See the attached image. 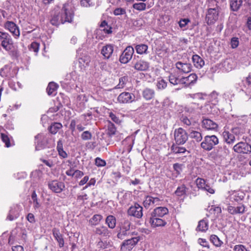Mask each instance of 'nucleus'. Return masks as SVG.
<instances>
[{
    "mask_svg": "<svg viewBox=\"0 0 251 251\" xmlns=\"http://www.w3.org/2000/svg\"><path fill=\"white\" fill-rule=\"evenodd\" d=\"M73 13L68 7V4H64L60 12H55L50 20L51 25L58 26L66 22L71 23L73 18Z\"/></svg>",
    "mask_w": 251,
    "mask_h": 251,
    "instance_id": "nucleus-1",
    "label": "nucleus"
},
{
    "mask_svg": "<svg viewBox=\"0 0 251 251\" xmlns=\"http://www.w3.org/2000/svg\"><path fill=\"white\" fill-rule=\"evenodd\" d=\"M0 42L2 48L7 51L14 52L17 50L10 35L7 32L0 31Z\"/></svg>",
    "mask_w": 251,
    "mask_h": 251,
    "instance_id": "nucleus-2",
    "label": "nucleus"
},
{
    "mask_svg": "<svg viewBox=\"0 0 251 251\" xmlns=\"http://www.w3.org/2000/svg\"><path fill=\"white\" fill-rule=\"evenodd\" d=\"M218 143L219 139L216 136L214 135H206L204 137L201 146L204 150L210 151Z\"/></svg>",
    "mask_w": 251,
    "mask_h": 251,
    "instance_id": "nucleus-3",
    "label": "nucleus"
},
{
    "mask_svg": "<svg viewBox=\"0 0 251 251\" xmlns=\"http://www.w3.org/2000/svg\"><path fill=\"white\" fill-rule=\"evenodd\" d=\"M50 135L47 133H39L35 137L36 150H40L45 148L49 143Z\"/></svg>",
    "mask_w": 251,
    "mask_h": 251,
    "instance_id": "nucleus-4",
    "label": "nucleus"
},
{
    "mask_svg": "<svg viewBox=\"0 0 251 251\" xmlns=\"http://www.w3.org/2000/svg\"><path fill=\"white\" fill-rule=\"evenodd\" d=\"M174 137L176 143L178 145L184 144L188 139L187 132L181 127L175 129Z\"/></svg>",
    "mask_w": 251,
    "mask_h": 251,
    "instance_id": "nucleus-5",
    "label": "nucleus"
},
{
    "mask_svg": "<svg viewBox=\"0 0 251 251\" xmlns=\"http://www.w3.org/2000/svg\"><path fill=\"white\" fill-rule=\"evenodd\" d=\"M246 206L242 204H238L236 206H233L229 203L227 204L226 210L231 215H242L246 211Z\"/></svg>",
    "mask_w": 251,
    "mask_h": 251,
    "instance_id": "nucleus-6",
    "label": "nucleus"
},
{
    "mask_svg": "<svg viewBox=\"0 0 251 251\" xmlns=\"http://www.w3.org/2000/svg\"><path fill=\"white\" fill-rule=\"evenodd\" d=\"M234 151L239 153L249 154L251 152V146L248 143L240 142L233 146Z\"/></svg>",
    "mask_w": 251,
    "mask_h": 251,
    "instance_id": "nucleus-7",
    "label": "nucleus"
},
{
    "mask_svg": "<svg viewBox=\"0 0 251 251\" xmlns=\"http://www.w3.org/2000/svg\"><path fill=\"white\" fill-rule=\"evenodd\" d=\"M219 10L218 7L209 8L206 16V21L208 25L213 24L218 19Z\"/></svg>",
    "mask_w": 251,
    "mask_h": 251,
    "instance_id": "nucleus-8",
    "label": "nucleus"
},
{
    "mask_svg": "<svg viewBox=\"0 0 251 251\" xmlns=\"http://www.w3.org/2000/svg\"><path fill=\"white\" fill-rule=\"evenodd\" d=\"M161 202V200L159 197L147 196L145 198L143 204L146 208H149L160 205Z\"/></svg>",
    "mask_w": 251,
    "mask_h": 251,
    "instance_id": "nucleus-9",
    "label": "nucleus"
},
{
    "mask_svg": "<svg viewBox=\"0 0 251 251\" xmlns=\"http://www.w3.org/2000/svg\"><path fill=\"white\" fill-rule=\"evenodd\" d=\"M134 50L131 46L127 47L120 57V61L122 63H127L131 60L134 53Z\"/></svg>",
    "mask_w": 251,
    "mask_h": 251,
    "instance_id": "nucleus-10",
    "label": "nucleus"
},
{
    "mask_svg": "<svg viewBox=\"0 0 251 251\" xmlns=\"http://www.w3.org/2000/svg\"><path fill=\"white\" fill-rule=\"evenodd\" d=\"M135 97L132 93L125 92L121 93L117 98L120 103H129L135 100Z\"/></svg>",
    "mask_w": 251,
    "mask_h": 251,
    "instance_id": "nucleus-11",
    "label": "nucleus"
},
{
    "mask_svg": "<svg viewBox=\"0 0 251 251\" xmlns=\"http://www.w3.org/2000/svg\"><path fill=\"white\" fill-rule=\"evenodd\" d=\"M4 27L9 30L15 38L20 36V32L18 26L12 21H7L4 23Z\"/></svg>",
    "mask_w": 251,
    "mask_h": 251,
    "instance_id": "nucleus-12",
    "label": "nucleus"
},
{
    "mask_svg": "<svg viewBox=\"0 0 251 251\" xmlns=\"http://www.w3.org/2000/svg\"><path fill=\"white\" fill-rule=\"evenodd\" d=\"M127 214L129 216L137 218H140L143 216V208L137 203L131 206L127 210Z\"/></svg>",
    "mask_w": 251,
    "mask_h": 251,
    "instance_id": "nucleus-13",
    "label": "nucleus"
},
{
    "mask_svg": "<svg viewBox=\"0 0 251 251\" xmlns=\"http://www.w3.org/2000/svg\"><path fill=\"white\" fill-rule=\"evenodd\" d=\"M139 239L137 237H133L125 240L121 245L122 251H131L135 245L138 242Z\"/></svg>",
    "mask_w": 251,
    "mask_h": 251,
    "instance_id": "nucleus-14",
    "label": "nucleus"
},
{
    "mask_svg": "<svg viewBox=\"0 0 251 251\" xmlns=\"http://www.w3.org/2000/svg\"><path fill=\"white\" fill-rule=\"evenodd\" d=\"M198 79V76L195 74H191L187 77L181 78L180 84L185 85V87H190L194 84Z\"/></svg>",
    "mask_w": 251,
    "mask_h": 251,
    "instance_id": "nucleus-15",
    "label": "nucleus"
},
{
    "mask_svg": "<svg viewBox=\"0 0 251 251\" xmlns=\"http://www.w3.org/2000/svg\"><path fill=\"white\" fill-rule=\"evenodd\" d=\"M49 188L55 193H60L65 188L63 182L57 180H53L48 184Z\"/></svg>",
    "mask_w": 251,
    "mask_h": 251,
    "instance_id": "nucleus-16",
    "label": "nucleus"
},
{
    "mask_svg": "<svg viewBox=\"0 0 251 251\" xmlns=\"http://www.w3.org/2000/svg\"><path fill=\"white\" fill-rule=\"evenodd\" d=\"M150 223L151 227L155 228L160 226H165L167 222L161 218L151 216L150 219Z\"/></svg>",
    "mask_w": 251,
    "mask_h": 251,
    "instance_id": "nucleus-17",
    "label": "nucleus"
},
{
    "mask_svg": "<svg viewBox=\"0 0 251 251\" xmlns=\"http://www.w3.org/2000/svg\"><path fill=\"white\" fill-rule=\"evenodd\" d=\"M176 66L179 72L183 73H188L192 70V65L189 63H183L178 61L176 63Z\"/></svg>",
    "mask_w": 251,
    "mask_h": 251,
    "instance_id": "nucleus-18",
    "label": "nucleus"
},
{
    "mask_svg": "<svg viewBox=\"0 0 251 251\" xmlns=\"http://www.w3.org/2000/svg\"><path fill=\"white\" fill-rule=\"evenodd\" d=\"M214 153L217 157H225L229 153V150L226 146H219L214 150Z\"/></svg>",
    "mask_w": 251,
    "mask_h": 251,
    "instance_id": "nucleus-19",
    "label": "nucleus"
},
{
    "mask_svg": "<svg viewBox=\"0 0 251 251\" xmlns=\"http://www.w3.org/2000/svg\"><path fill=\"white\" fill-rule=\"evenodd\" d=\"M202 126L207 130H216L218 128V125L209 119H204L202 121Z\"/></svg>",
    "mask_w": 251,
    "mask_h": 251,
    "instance_id": "nucleus-20",
    "label": "nucleus"
},
{
    "mask_svg": "<svg viewBox=\"0 0 251 251\" xmlns=\"http://www.w3.org/2000/svg\"><path fill=\"white\" fill-rule=\"evenodd\" d=\"M169 213V210L165 207H158L155 208L151 214V216L162 218Z\"/></svg>",
    "mask_w": 251,
    "mask_h": 251,
    "instance_id": "nucleus-21",
    "label": "nucleus"
},
{
    "mask_svg": "<svg viewBox=\"0 0 251 251\" xmlns=\"http://www.w3.org/2000/svg\"><path fill=\"white\" fill-rule=\"evenodd\" d=\"M52 234L54 238L57 241L60 248H62L64 245V240L63 235L60 233L59 230L56 228L52 229Z\"/></svg>",
    "mask_w": 251,
    "mask_h": 251,
    "instance_id": "nucleus-22",
    "label": "nucleus"
},
{
    "mask_svg": "<svg viewBox=\"0 0 251 251\" xmlns=\"http://www.w3.org/2000/svg\"><path fill=\"white\" fill-rule=\"evenodd\" d=\"M19 207L17 205L11 207L6 219L9 221H13L17 219L19 216Z\"/></svg>",
    "mask_w": 251,
    "mask_h": 251,
    "instance_id": "nucleus-23",
    "label": "nucleus"
},
{
    "mask_svg": "<svg viewBox=\"0 0 251 251\" xmlns=\"http://www.w3.org/2000/svg\"><path fill=\"white\" fill-rule=\"evenodd\" d=\"M241 90L245 92L246 95L251 97V74L246 77V81Z\"/></svg>",
    "mask_w": 251,
    "mask_h": 251,
    "instance_id": "nucleus-24",
    "label": "nucleus"
},
{
    "mask_svg": "<svg viewBox=\"0 0 251 251\" xmlns=\"http://www.w3.org/2000/svg\"><path fill=\"white\" fill-rule=\"evenodd\" d=\"M113 52V47L111 45H106L103 46L101 50V53L105 58L108 59Z\"/></svg>",
    "mask_w": 251,
    "mask_h": 251,
    "instance_id": "nucleus-25",
    "label": "nucleus"
},
{
    "mask_svg": "<svg viewBox=\"0 0 251 251\" xmlns=\"http://www.w3.org/2000/svg\"><path fill=\"white\" fill-rule=\"evenodd\" d=\"M239 192L235 191H231L228 192V199L231 201H241L243 198V195H240Z\"/></svg>",
    "mask_w": 251,
    "mask_h": 251,
    "instance_id": "nucleus-26",
    "label": "nucleus"
},
{
    "mask_svg": "<svg viewBox=\"0 0 251 251\" xmlns=\"http://www.w3.org/2000/svg\"><path fill=\"white\" fill-rule=\"evenodd\" d=\"M209 224L207 219H202L199 221L196 230L203 232H206L208 229Z\"/></svg>",
    "mask_w": 251,
    "mask_h": 251,
    "instance_id": "nucleus-27",
    "label": "nucleus"
},
{
    "mask_svg": "<svg viewBox=\"0 0 251 251\" xmlns=\"http://www.w3.org/2000/svg\"><path fill=\"white\" fill-rule=\"evenodd\" d=\"M224 140L228 144H232L235 141V137L233 134L229 131H225L223 133Z\"/></svg>",
    "mask_w": 251,
    "mask_h": 251,
    "instance_id": "nucleus-28",
    "label": "nucleus"
},
{
    "mask_svg": "<svg viewBox=\"0 0 251 251\" xmlns=\"http://www.w3.org/2000/svg\"><path fill=\"white\" fill-rule=\"evenodd\" d=\"M149 68V63L144 60H139L134 65V68L138 71H146Z\"/></svg>",
    "mask_w": 251,
    "mask_h": 251,
    "instance_id": "nucleus-29",
    "label": "nucleus"
},
{
    "mask_svg": "<svg viewBox=\"0 0 251 251\" xmlns=\"http://www.w3.org/2000/svg\"><path fill=\"white\" fill-rule=\"evenodd\" d=\"M230 7L232 11H237L243 4L242 0H229Z\"/></svg>",
    "mask_w": 251,
    "mask_h": 251,
    "instance_id": "nucleus-30",
    "label": "nucleus"
},
{
    "mask_svg": "<svg viewBox=\"0 0 251 251\" xmlns=\"http://www.w3.org/2000/svg\"><path fill=\"white\" fill-rule=\"evenodd\" d=\"M58 87V85L56 83L53 82H50L46 89L48 94L49 96L55 95Z\"/></svg>",
    "mask_w": 251,
    "mask_h": 251,
    "instance_id": "nucleus-31",
    "label": "nucleus"
},
{
    "mask_svg": "<svg viewBox=\"0 0 251 251\" xmlns=\"http://www.w3.org/2000/svg\"><path fill=\"white\" fill-rule=\"evenodd\" d=\"M192 60L194 66L197 68H201L204 65V60L198 55H193Z\"/></svg>",
    "mask_w": 251,
    "mask_h": 251,
    "instance_id": "nucleus-32",
    "label": "nucleus"
},
{
    "mask_svg": "<svg viewBox=\"0 0 251 251\" xmlns=\"http://www.w3.org/2000/svg\"><path fill=\"white\" fill-rule=\"evenodd\" d=\"M95 232L96 234L104 237H109L110 235V231L108 230L107 227L104 226L97 227Z\"/></svg>",
    "mask_w": 251,
    "mask_h": 251,
    "instance_id": "nucleus-33",
    "label": "nucleus"
},
{
    "mask_svg": "<svg viewBox=\"0 0 251 251\" xmlns=\"http://www.w3.org/2000/svg\"><path fill=\"white\" fill-rule=\"evenodd\" d=\"M136 52L138 54H143L148 53V46L144 44L137 45L135 47Z\"/></svg>",
    "mask_w": 251,
    "mask_h": 251,
    "instance_id": "nucleus-34",
    "label": "nucleus"
},
{
    "mask_svg": "<svg viewBox=\"0 0 251 251\" xmlns=\"http://www.w3.org/2000/svg\"><path fill=\"white\" fill-rule=\"evenodd\" d=\"M209 240L216 247H221L223 244V242L215 234H212L210 236Z\"/></svg>",
    "mask_w": 251,
    "mask_h": 251,
    "instance_id": "nucleus-35",
    "label": "nucleus"
},
{
    "mask_svg": "<svg viewBox=\"0 0 251 251\" xmlns=\"http://www.w3.org/2000/svg\"><path fill=\"white\" fill-rule=\"evenodd\" d=\"M105 223L109 228L113 229L116 226V218L112 215H109L106 218Z\"/></svg>",
    "mask_w": 251,
    "mask_h": 251,
    "instance_id": "nucleus-36",
    "label": "nucleus"
},
{
    "mask_svg": "<svg viewBox=\"0 0 251 251\" xmlns=\"http://www.w3.org/2000/svg\"><path fill=\"white\" fill-rule=\"evenodd\" d=\"M100 28L101 31H103L105 34H110L112 33V28L105 21L101 22L100 25Z\"/></svg>",
    "mask_w": 251,
    "mask_h": 251,
    "instance_id": "nucleus-37",
    "label": "nucleus"
},
{
    "mask_svg": "<svg viewBox=\"0 0 251 251\" xmlns=\"http://www.w3.org/2000/svg\"><path fill=\"white\" fill-rule=\"evenodd\" d=\"M154 91L149 88L145 89L143 92V96L146 100H150L154 96Z\"/></svg>",
    "mask_w": 251,
    "mask_h": 251,
    "instance_id": "nucleus-38",
    "label": "nucleus"
},
{
    "mask_svg": "<svg viewBox=\"0 0 251 251\" xmlns=\"http://www.w3.org/2000/svg\"><path fill=\"white\" fill-rule=\"evenodd\" d=\"M130 195L127 193H123L118 195V199L120 200V202L122 204H126L129 201Z\"/></svg>",
    "mask_w": 251,
    "mask_h": 251,
    "instance_id": "nucleus-39",
    "label": "nucleus"
},
{
    "mask_svg": "<svg viewBox=\"0 0 251 251\" xmlns=\"http://www.w3.org/2000/svg\"><path fill=\"white\" fill-rule=\"evenodd\" d=\"M62 127V125L59 123H54L51 124L49 128L50 132L53 134H56L58 130Z\"/></svg>",
    "mask_w": 251,
    "mask_h": 251,
    "instance_id": "nucleus-40",
    "label": "nucleus"
},
{
    "mask_svg": "<svg viewBox=\"0 0 251 251\" xmlns=\"http://www.w3.org/2000/svg\"><path fill=\"white\" fill-rule=\"evenodd\" d=\"M102 219V216L101 215L95 214L89 220V223L92 226L98 225Z\"/></svg>",
    "mask_w": 251,
    "mask_h": 251,
    "instance_id": "nucleus-41",
    "label": "nucleus"
},
{
    "mask_svg": "<svg viewBox=\"0 0 251 251\" xmlns=\"http://www.w3.org/2000/svg\"><path fill=\"white\" fill-rule=\"evenodd\" d=\"M189 136L191 138L197 142H200L202 139L201 133L197 131L192 130L189 133Z\"/></svg>",
    "mask_w": 251,
    "mask_h": 251,
    "instance_id": "nucleus-42",
    "label": "nucleus"
},
{
    "mask_svg": "<svg viewBox=\"0 0 251 251\" xmlns=\"http://www.w3.org/2000/svg\"><path fill=\"white\" fill-rule=\"evenodd\" d=\"M128 77L124 76L119 79V82L118 84L115 87L116 89L123 88L126 86V84L128 81Z\"/></svg>",
    "mask_w": 251,
    "mask_h": 251,
    "instance_id": "nucleus-43",
    "label": "nucleus"
},
{
    "mask_svg": "<svg viewBox=\"0 0 251 251\" xmlns=\"http://www.w3.org/2000/svg\"><path fill=\"white\" fill-rule=\"evenodd\" d=\"M186 187L184 185H182L177 188L175 191L176 194L178 196H182L186 194Z\"/></svg>",
    "mask_w": 251,
    "mask_h": 251,
    "instance_id": "nucleus-44",
    "label": "nucleus"
},
{
    "mask_svg": "<svg viewBox=\"0 0 251 251\" xmlns=\"http://www.w3.org/2000/svg\"><path fill=\"white\" fill-rule=\"evenodd\" d=\"M190 22V20L188 18L181 19L178 24L179 27L183 30L186 29V25Z\"/></svg>",
    "mask_w": 251,
    "mask_h": 251,
    "instance_id": "nucleus-45",
    "label": "nucleus"
},
{
    "mask_svg": "<svg viewBox=\"0 0 251 251\" xmlns=\"http://www.w3.org/2000/svg\"><path fill=\"white\" fill-rule=\"evenodd\" d=\"M169 81L173 85L180 84L181 78L179 79L175 75L171 74L169 77Z\"/></svg>",
    "mask_w": 251,
    "mask_h": 251,
    "instance_id": "nucleus-46",
    "label": "nucleus"
},
{
    "mask_svg": "<svg viewBox=\"0 0 251 251\" xmlns=\"http://www.w3.org/2000/svg\"><path fill=\"white\" fill-rule=\"evenodd\" d=\"M233 251H251V249L242 244L236 245L233 248Z\"/></svg>",
    "mask_w": 251,
    "mask_h": 251,
    "instance_id": "nucleus-47",
    "label": "nucleus"
},
{
    "mask_svg": "<svg viewBox=\"0 0 251 251\" xmlns=\"http://www.w3.org/2000/svg\"><path fill=\"white\" fill-rule=\"evenodd\" d=\"M196 183L197 187L201 189H203L206 185L205 180L201 178L198 177L196 180Z\"/></svg>",
    "mask_w": 251,
    "mask_h": 251,
    "instance_id": "nucleus-48",
    "label": "nucleus"
},
{
    "mask_svg": "<svg viewBox=\"0 0 251 251\" xmlns=\"http://www.w3.org/2000/svg\"><path fill=\"white\" fill-rule=\"evenodd\" d=\"M133 8L138 11H143L146 9V4L144 2L136 3L133 5Z\"/></svg>",
    "mask_w": 251,
    "mask_h": 251,
    "instance_id": "nucleus-49",
    "label": "nucleus"
},
{
    "mask_svg": "<svg viewBox=\"0 0 251 251\" xmlns=\"http://www.w3.org/2000/svg\"><path fill=\"white\" fill-rule=\"evenodd\" d=\"M189 97L195 100H203L204 99V96L205 94L202 93H198L195 94H190L188 95Z\"/></svg>",
    "mask_w": 251,
    "mask_h": 251,
    "instance_id": "nucleus-50",
    "label": "nucleus"
},
{
    "mask_svg": "<svg viewBox=\"0 0 251 251\" xmlns=\"http://www.w3.org/2000/svg\"><path fill=\"white\" fill-rule=\"evenodd\" d=\"M198 243L203 248H205L207 249H210V245L205 239L201 238H199L198 240Z\"/></svg>",
    "mask_w": 251,
    "mask_h": 251,
    "instance_id": "nucleus-51",
    "label": "nucleus"
},
{
    "mask_svg": "<svg viewBox=\"0 0 251 251\" xmlns=\"http://www.w3.org/2000/svg\"><path fill=\"white\" fill-rule=\"evenodd\" d=\"M172 150L173 152L175 153H184L186 151V149L183 147H179L177 146L173 145L172 147Z\"/></svg>",
    "mask_w": 251,
    "mask_h": 251,
    "instance_id": "nucleus-52",
    "label": "nucleus"
},
{
    "mask_svg": "<svg viewBox=\"0 0 251 251\" xmlns=\"http://www.w3.org/2000/svg\"><path fill=\"white\" fill-rule=\"evenodd\" d=\"M31 198L33 201L34 207L35 208H38L40 207V204L38 202L37 194L35 191H33L31 195Z\"/></svg>",
    "mask_w": 251,
    "mask_h": 251,
    "instance_id": "nucleus-53",
    "label": "nucleus"
},
{
    "mask_svg": "<svg viewBox=\"0 0 251 251\" xmlns=\"http://www.w3.org/2000/svg\"><path fill=\"white\" fill-rule=\"evenodd\" d=\"M92 137V133L89 131H84L81 134V138L83 140H89Z\"/></svg>",
    "mask_w": 251,
    "mask_h": 251,
    "instance_id": "nucleus-54",
    "label": "nucleus"
},
{
    "mask_svg": "<svg viewBox=\"0 0 251 251\" xmlns=\"http://www.w3.org/2000/svg\"><path fill=\"white\" fill-rule=\"evenodd\" d=\"M126 14V10L125 8L118 7L113 11V14L115 16H120Z\"/></svg>",
    "mask_w": 251,
    "mask_h": 251,
    "instance_id": "nucleus-55",
    "label": "nucleus"
},
{
    "mask_svg": "<svg viewBox=\"0 0 251 251\" xmlns=\"http://www.w3.org/2000/svg\"><path fill=\"white\" fill-rule=\"evenodd\" d=\"M156 86L158 89H164L167 87V82L164 79H161L157 81Z\"/></svg>",
    "mask_w": 251,
    "mask_h": 251,
    "instance_id": "nucleus-56",
    "label": "nucleus"
},
{
    "mask_svg": "<svg viewBox=\"0 0 251 251\" xmlns=\"http://www.w3.org/2000/svg\"><path fill=\"white\" fill-rule=\"evenodd\" d=\"M128 231H129L121 228L120 231L117 234L118 238L121 239H123L126 236L128 235Z\"/></svg>",
    "mask_w": 251,
    "mask_h": 251,
    "instance_id": "nucleus-57",
    "label": "nucleus"
},
{
    "mask_svg": "<svg viewBox=\"0 0 251 251\" xmlns=\"http://www.w3.org/2000/svg\"><path fill=\"white\" fill-rule=\"evenodd\" d=\"M39 48V44L37 42H32L29 47V50L36 53L38 52Z\"/></svg>",
    "mask_w": 251,
    "mask_h": 251,
    "instance_id": "nucleus-58",
    "label": "nucleus"
},
{
    "mask_svg": "<svg viewBox=\"0 0 251 251\" xmlns=\"http://www.w3.org/2000/svg\"><path fill=\"white\" fill-rule=\"evenodd\" d=\"M183 165L179 163H175L173 165V168L175 171H176V173L177 175H179L182 172Z\"/></svg>",
    "mask_w": 251,
    "mask_h": 251,
    "instance_id": "nucleus-59",
    "label": "nucleus"
},
{
    "mask_svg": "<svg viewBox=\"0 0 251 251\" xmlns=\"http://www.w3.org/2000/svg\"><path fill=\"white\" fill-rule=\"evenodd\" d=\"M180 120L186 126H190L192 124V122L186 116H182L180 118Z\"/></svg>",
    "mask_w": 251,
    "mask_h": 251,
    "instance_id": "nucleus-60",
    "label": "nucleus"
},
{
    "mask_svg": "<svg viewBox=\"0 0 251 251\" xmlns=\"http://www.w3.org/2000/svg\"><path fill=\"white\" fill-rule=\"evenodd\" d=\"M80 4L83 7H89L94 4L91 0H81Z\"/></svg>",
    "mask_w": 251,
    "mask_h": 251,
    "instance_id": "nucleus-61",
    "label": "nucleus"
},
{
    "mask_svg": "<svg viewBox=\"0 0 251 251\" xmlns=\"http://www.w3.org/2000/svg\"><path fill=\"white\" fill-rule=\"evenodd\" d=\"M95 164L98 167H103L106 165V162L104 160H102L99 157H97L95 159Z\"/></svg>",
    "mask_w": 251,
    "mask_h": 251,
    "instance_id": "nucleus-62",
    "label": "nucleus"
},
{
    "mask_svg": "<svg viewBox=\"0 0 251 251\" xmlns=\"http://www.w3.org/2000/svg\"><path fill=\"white\" fill-rule=\"evenodd\" d=\"M131 223L128 220H125L123 223L121 228L129 231Z\"/></svg>",
    "mask_w": 251,
    "mask_h": 251,
    "instance_id": "nucleus-63",
    "label": "nucleus"
},
{
    "mask_svg": "<svg viewBox=\"0 0 251 251\" xmlns=\"http://www.w3.org/2000/svg\"><path fill=\"white\" fill-rule=\"evenodd\" d=\"M108 129L109 133L110 135H114L115 134L116 131V128L115 127L114 125L111 123L110 122H109Z\"/></svg>",
    "mask_w": 251,
    "mask_h": 251,
    "instance_id": "nucleus-64",
    "label": "nucleus"
}]
</instances>
